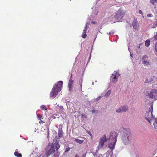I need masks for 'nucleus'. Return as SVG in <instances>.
<instances>
[{"instance_id": "nucleus-41", "label": "nucleus", "mask_w": 157, "mask_h": 157, "mask_svg": "<svg viewBox=\"0 0 157 157\" xmlns=\"http://www.w3.org/2000/svg\"><path fill=\"white\" fill-rule=\"evenodd\" d=\"M98 11H97V13H95V14H96V15H97V14H98Z\"/></svg>"}, {"instance_id": "nucleus-44", "label": "nucleus", "mask_w": 157, "mask_h": 157, "mask_svg": "<svg viewBox=\"0 0 157 157\" xmlns=\"http://www.w3.org/2000/svg\"><path fill=\"white\" fill-rule=\"evenodd\" d=\"M140 46H138V48H140Z\"/></svg>"}, {"instance_id": "nucleus-7", "label": "nucleus", "mask_w": 157, "mask_h": 157, "mask_svg": "<svg viewBox=\"0 0 157 157\" xmlns=\"http://www.w3.org/2000/svg\"><path fill=\"white\" fill-rule=\"evenodd\" d=\"M124 14V12L121 9H120L117 11L115 15L117 20H119L123 17Z\"/></svg>"}, {"instance_id": "nucleus-11", "label": "nucleus", "mask_w": 157, "mask_h": 157, "mask_svg": "<svg viewBox=\"0 0 157 157\" xmlns=\"http://www.w3.org/2000/svg\"><path fill=\"white\" fill-rule=\"evenodd\" d=\"M147 56L146 55H144L142 58V60L144 66H147L150 65V63L148 61Z\"/></svg>"}, {"instance_id": "nucleus-34", "label": "nucleus", "mask_w": 157, "mask_h": 157, "mask_svg": "<svg viewBox=\"0 0 157 157\" xmlns=\"http://www.w3.org/2000/svg\"><path fill=\"white\" fill-rule=\"evenodd\" d=\"M151 14L149 13L147 15V17H151Z\"/></svg>"}, {"instance_id": "nucleus-26", "label": "nucleus", "mask_w": 157, "mask_h": 157, "mask_svg": "<svg viewBox=\"0 0 157 157\" xmlns=\"http://www.w3.org/2000/svg\"><path fill=\"white\" fill-rule=\"evenodd\" d=\"M70 150V148L69 147H68L66 149L65 152H68Z\"/></svg>"}, {"instance_id": "nucleus-16", "label": "nucleus", "mask_w": 157, "mask_h": 157, "mask_svg": "<svg viewBox=\"0 0 157 157\" xmlns=\"http://www.w3.org/2000/svg\"><path fill=\"white\" fill-rule=\"evenodd\" d=\"M18 150H16L15 152L14 153L15 155L17 157H21L22 155L21 154L18 152Z\"/></svg>"}, {"instance_id": "nucleus-4", "label": "nucleus", "mask_w": 157, "mask_h": 157, "mask_svg": "<svg viewBox=\"0 0 157 157\" xmlns=\"http://www.w3.org/2000/svg\"><path fill=\"white\" fill-rule=\"evenodd\" d=\"M151 109L147 111L145 115V118L149 123L151 125V123L154 121L155 119V118H153L152 111H153L152 106H151Z\"/></svg>"}, {"instance_id": "nucleus-25", "label": "nucleus", "mask_w": 157, "mask_h": 157, "mask_svg": "<svg viewBox=\"0 0 157 157\" xmlns=\"http://www.w3.org/2000/svg\"><path fill=\"white\" fill-rule=\"evenodd\" d=\"M155 50L157 52V41L155 45Z\"/></svg>"}, {"instance_id": "nucleus-3", "label": "nucleus", "mask_w": 157, "mask_h": 157, "mask_svg": "<svg viewBox=\"0 0 157 157\" xmlns=\"http://www.w3.org/2000/svg\"><path fill=\"white\" fill-rule=\"evenodd\" d=\"M63 83L62 81H59L57 85L55 84L50 94V97H55L57 95L58 92L61 90L62 87Z\"/></svg>"}, {"instance_id": "nucleus-30", "label": "nucleus", "mask_w": 157, "mask_h": 157, "mask_svg": "<svg viewBox=\"0 0 157 157\" xmlns=\"http://www.w3.org/2000/svg\"><path fill=\"white\" fill-rule=\"evenodd\" d=\"M92 112L93 113H95V110L94 109H93L92 110Z\"/></svg>"}, {"instance_id": "nucleus-29", "label": "nucleus", "mask_w": 157, "mask_h": 157, "mask_svg": "<svg viewBox=\"0 0 157 157\" xmlns=\"http://www.w3.org/2000/svg\"><path fill=\"white\" fill-rule=\"evenodd\" d=\"M139 13L140 14H142L143 12L141 10H139Z\"/></svg>"}, {"instance_id": "nucleus-45", "label": "nucleus", "mask_w": 157, "mask_h": 157, "mask_svg": "<svg viewBox=\"0 0 157 157\" xmlns=\"http://www.w3.org/2000/svg\"><path fill=\"white\" fill-rule=\"evenodd\" d=\"M129 48H129V47H128V50H129Z\"/></svg>"}, {"instance_id": "nucleus-20", "label": "nucleus", "mask_w": 157, "mask_h": 157, "mask_svg": "<svg viewBox=\"0 0 157 157\" xmlns=\"http://www.w3.org/2000/svg\"><path fill=\"white\" fill-rule=\"evenodd\" d=\"M150 41L148 40H146L145 43V45L146 47H148L150 45Z\"/></svg>"}, {"instance_id": "nucleus-23", "label": "nucleus", "mask_w": 157, "mask_h": 157, "mask_svg": "<svg viewBox=\"0 0 157 157\" xmlns=\"http://www.w3.org/2000/svg\"><path fill=\"white\" fill-rule=\"evenodd\" d=\"M41 109L42 110H44L45 109V110H46V108L45 106L44 105H42L40 107Z\"/></svg>"}, {"instance_id": "nucleus-36", "label": "nucleus", "mask_w": 157, "mask_h": 157, "mask_svg": "<svg viewBox=\"0 0 157 157\" xmlns=\"http://www.w3.org/2000/svg\"><path fill=\"white\" fill-rule=\"evenodd\" d=\"M86 155L84 154L82 155V157H86Z\"/></svg>"}, {"instance_id": "nucleus-2", "label": "nucleus", "mask_w": 157, "mask_h": 157, "mask_svg": "<svg viewBox=\"0 0 157 157\" xmlns=\"http://www.w3.org/2000/svg\"><path fill=\"white\" fill-rule=\"evenodd\" d=\"M117 133L114 131H112L110 133L109 137L108 140V144L109 147L111 149L114 148L117 140Z\"/></svg>"}, {"instance_id": "nucleus-32", "label": "nucleus", "mask_w": 157, "mask_h": 157, "mask_svg": "<svg viewBox=\"0 0 157 157\" xmlns=\"http://www.w3.org/2000/svg\"><path fill=\"white\" fill-rule=\"evenodd\" d=\"M154 39L156 40H157V34L155 35L154 36Z\"/></svg>"}, {"instance_id": "nucleus-40", "label": "nucleus", "mask_w": 157, "mask_h": 157, "mask_svg": "<svg viewBox=\"0 0 157 157\" xmlns=\"http://www.w3.org/2000/svg\"><path fill=\"white\" fill-rule=\"evenodd\" d=\"M154 1H155L157 3V0H154Z\"/></svg>"}, {"instance_id": "nucleus-27", "label": "nucleus", "mask_w": 157, "mask_h": 157, "mask_svg": "<svg viewBox=\"0 0 157 157\" xmlns=\"http://www.w3.org/2000/svg\"><path fill=\"white\" fill-rule=\"evenodd\" d=\"M101 98V96H99L96 99V101H98V100H99Z\"/></svg>"}, {"instance_id": "nucleus-6", "label": "nucleus", "mask_w": 157, "mask_h": 157, "mask_svg": "<svg viewBox=\"0 0 157 157\" xmlns=\"http://www.w3.org/2000/svg\"><path fill=\"white\" fill-rule=\"evenodd\" d=\"M147 96L149 98H151L153 100H156L157 99V90L153 89L151 90L149 93H148Z\"/></svg>"}, {"instance_id": "nucleus-17", "label": "nucleus", "mask_w": 157, "mask_h": 157, "mask_svg": "<svg viewBox=\"0 0 157 157\" xmlns=\"http://www.w3.org/2000/svg\"><path fill=\"white\" fill-rule=\"evenodd\" d=\"M111 91L110 90H109L107 91V92L105 93V96L106 98H107L110 95L111 93Z\"/></svg>"}, {"instance_id": "nucleus-24", "label": "nucleus", "mask_w": 157, "mask_h": 157, "mask_svg": "<svg viewBox=\"0 0 157 157\" xmlns=\"http://www.w3.org/2000/svg\"><path fill=\"white\" fill-rule=\"evenodd\" d=\"M58 136L59 137H61L62 136V133L60 131H59L58 132Z\"/></svg>"}, {"instance_id": "nucleus-1", "label": "nucleus", "mask_w": 157, "mask_h": 157, "mask_svg": "<svg viewBox=\"0 0 157 157\" xmlns=\"http://www.w3.org/2000/svg\"><path fill=\"white\" fill-rule=\"evenodd\" d=\"M120 132L123 144L125 145L130 144L132 140V136L130 128L122 127L120 128Z\"/></svg>"}, {"instance_id": "nucleus-21", "label": "nucleus", "mask_w": 157, "mask_h": 157, "mask_svg": "<svg viewBox=\"0 0 157 157\" xmlns=\"http://www.w3.org/2000/svg\"><path fill=\"white\" fill-rule=\"evenodd\" d=\"M37 117L38 119L41 120V119H42V115L40 114H37Z\"/></svg>"}, {"instance_id": "nucleus-38", "label": "nucleus", "mask_w": 157, "mask_h": 157, "mask_svg": "<svg viewBox=\"0 0 157 157\" xmlns=\"http://www.w3.org/2000/svg\"><path fill=\"white\" fill-rule=\"evenodd\" d=\"M133 55V54H130V56H131V57H133V56H132Z\"/></svg>"}, {"instance_id": "nucleus-15", "label": "nucleus", "mask_w": 157, "mask_h": 157, "mask_svg": "<svg viewBox=\"0 0 157 157\" xmlns=\"http://www.w3.org/2000/svg\"><path fill=\"white\" fill-rule=\"evenodd\" d=\"M153 124L155 128L157 129V119H155L154 121H153V122L151 123V124Z\"/></svg>"}, {"instance_id": "nucleus-43", "label": "nucleus", "mask_w": 157, "mask_h": 157, "mask_svg": "<svg viewBox=\"0 0 157 157\" xmlns=\"http://www.w3.org/2000/svg\"><path fill=\"white\" fill-rule=\"evenodd\" d=\"M82 84H81V87H82Z\"/></svg>"}, {"instance_id": "nucleus-13", "label": "nucleus", "mask_w": 157, "mask_h": 157, "mask_svg": "<svg viewBox=\"0 0 157 157\" xmlns=\"http://www.w3.org/2000/svg\"><path fill=\"white\" fill-rule=\"evenodd\" d=\"M71 77H72V75H71ZM73 83V81L71 79V78H70L69 80L68 84V88H69V91H71L72 88Z\"/></svg>"}, {"instance_id": "nucleus-19", "label": "nucleus", "mask_w": 157, "mask_h": 157, "mask_svg": "<svg viewBox=\"0 0 157 157\" xmlns=\"http://www.w3.org/2000/svg\"><path fill=\"white\" fill-rule=\"evenodd\" d=\"M60 146L58 143H56L55 144V147L56 151H57L59 148Z\"/></svg>"}, {"instance_id": "nucleus-28", "label": "nucleus", "mask_w": 157, "mask_h": 157, "mask_svg": "<svg viewBox=\"0 0 157 157\" xmlns=\"http://www.w3.org/2000/svg\"><path fill=\"white\" fill-rule=\"evenodd\" d=\"M154 0H151L150 1V2L152 4H154Z\"/></svg>"}, {"instance_id": "nucleus-33", "label": "nucleus", "mask_w": 157, "mask_h": 157, "mask_svg": "<svg viewBox=\"0 0 157 157\" xmlns=\"http://www.w3.org/2000/svg\"><path fill=\"white\" fill-rule=\"evenodd\" d=\"M55 156H59V153H58V152H57V153H56L55 154Z\"/></svg>"}, {"instance_id": "nucleus-37", "label": "nucleus", "mask_w": 157, "mask_h": 157, "mask_svg": "<svg viewBox=\"0 0 157 157\" xmlns=\"http://www.w3.org/2000/svg\"><path fill=\"white\" fill-rule=\"evenodd\" d=\"M75 157H79V156L78 154H76V155H75Z\"/></svg>"}, {"instance_id": "nucleus-18", "label": "nucleus", "mask_w": 157, "mask_h": 157, "mask_svg": "<svg viewBox=\"0 0 157 157\" xmlns=\"http://www.w3.org/2000/svg\"><path fill=\"white\" fill-rule=\"evenodd\" d=\"M75 141L76 142L80 144H82L84 141L83 140H81L78 139H75Z\"/></svg>"}, {"instance_id": "nucleus-14", "label": "nucleus", "mask_w": 157, "mask_h": 157, "mask_svg": "<svg viewBox=\"0 0 157 157\" xmlns=\"http://www.w3.org/2000/svg\"><path fill=\"white\" fill-rule=\"evenodd\" d=\"M132 25L134 28L135 29H137L139 27V25L136 21H134L132 23Z\"/></svg>"}, {"instance_id": "nucleus-39", "label": "nucleus", "mask_w": 157, "mask_h": 157, "mask_svg": "<svg viewBox=\"0 0 157 157\" xmlns=\"http://www.w3.org/2000/svg\"><path fill=\"white\" fill-rule=\"evenodd\" d=\"M92 22L93 23V24H95V22H94V21H92Z\"/></svg>"}, {"instance_id": "nucleus-8", "label": "nucleus", "mask_w": 157, "mask_h": 157, "mask_svg": "<svg viewBox=\"0 0 157 157\" xmlns=\"http://www.w3.org/2000/svg\"><path fill=\"white\" fill-rule=\"evenodd\" d=\"M107 140L105 135H104L103 137L100 138L99 142V144L98 146V149H101L103 147L104 143Z\"/></svg>"}, {"instance_id": "nucleus-12", "label": "nucleus", "mask_w": 157, "mask_h": 157, "mask_svg": "<svg viewBox=\"0 0 157 157\" xmlns=\"http://www.w3.org/2000/svg\"><path fill=\"white\" fill-rule=\"evenodd\" d=\"M87 25H88V23H87V22L86 23V26L84 28V29L83 30V32L82 33V37L84 38H86V31H87V26H88Z\"/></svg>"}, {"instance_id": "nucleus-31", "label": "nucleus", "mask_w": 157, "mask_h": 157, "mask_svg": "<svg viewBox=\"0 0 157 157\" xmlns=\"http://www.w3.org/2000/svg\"><path fill=\"white\" fill-rule=\"evenodd\" d=\"M113 31H111V32H110L109 33V35H111L112 34H113Z\"/></svg>"}, {"instance_id": "nucleus-42", "label": "nucleus", "mask_w": 157, "mask_h": 157, "mask_svg": "<svg viewBox=\"0 0 157 157\" xmlns=\"http://www.w3.org/2000/svg\"><path fill=\"white\" fill-rule=\"evenodd\" d=\"M92 85H93L94 84V82H93L92 83Z\"/></svg>"}, {"instance_id": "nucleus-10", "label": "nucleus", "mask_w": 157, "mask_h": 157, "mask_svg": "<svg viewBox=\"0 0 157 157\" xmlns=\"http://www.w3.org/2000/svg\"><path fill=\"white\" fill-rule=\"evenodd\" d=\"M128 109V107L126 105H123L120 107L116 109V112L117 113H121L127 111Z\"/></svg>"}, {"instance_id": "nucleus-22", "label": "nucleus", "mask_w": 157, "mask_h": 157, "mask_svg": "<svg viewBox=\"0 0 157 157\" xmlns=\"http://www.w3.org/2000/svg\"><path fill=\"white\" fill-rule=\"evenodd\" d=\"M81 117L82 119L84 118H86L87 117V116L84 114H82L81 115Z\"/></svg>"}, {"instance_id": "nucleus-9", "label": "nucleus", "mask_w": 157, "mask_h": 157, "mask_svg": "<svg viewBox=\"0 0 157 157\" xmlns=\"http://www.w3.org/2000/svg\"><path fill=\"white\" fill-rule=\"evenodd\" d=\"M50 147L49 150L47 151L46 152V156H43V157H48L52 153L55 152V148L54 145L52 144L49 146Z\"/></svg>"}, {"instance_id": "nucleus-5", "label": "nucleus", "mask_w": 157, "mask_h": 157, "mask_svg": "<svg viewBox=\"0 0 157 157\" xmlns=\"http://www.w3.org/2000/svg\"><path fill=\"white\" fill-rule=\"evenodd\" d=\"M119 75H120L118 71H114L111 76V82L115 83L117 81Z\"/></svg>"}, {"instance_id": "nucleus-35", "label": "nucleus", "mask_w": 157, "mask_h": 157, "mask_svg": "<svg viewBox=\"0 0 157 157\" xmlns=\"http://www.w3.org/2000/svg\"><path fill=\"white\" fill-rule=\"evenodd\" d=\"M40 120V121L39 122V123H44V122L43 121H41V120Z\"/></svg>"}]
</instances>
